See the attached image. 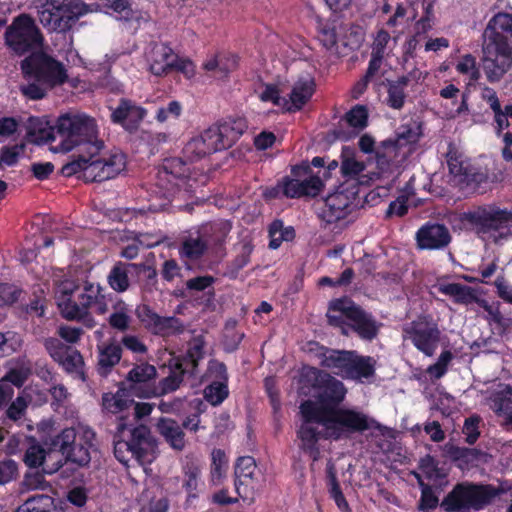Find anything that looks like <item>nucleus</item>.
Listing matches in <instances>:
<instances>
[{
	"mask_svg": "<svg viewBox=\"0 0 512 512\" xmlns=\"http://www.w3.org/2000/svg\"><path fill=\"white\" fill-rule=\"evenodd\" d=\"M41 140L51 142V151L65 153L78 148L80 155L62 168L65 176L83 172L86 181H105L115 178L126 169V156L113 149L98 157L104 148V142L98 137V126L94 118L83 114H66L59 117L55 129L51 132L39 129Z\"/></svg>",
	"mask_w": 512,
	"mask_h": 512,
	"instance_id": "1",
	"label": "nucleus"
},
{
	"mask_svg": "<svg viewBox=\"0 0 512 512\" xmlns=\"http://www.w3.org/2000/svg\"><path fill=\"white\" fill-rule=\"evenodd\" d=\"M327 316L329 323L341 327L345 335L353 330L361 339L372 340L378 334L377 322L349 299L331 302Z\"/></svg>",
	"mask_w": 512,
	"mask_h": 512,
	"instance_id": "2",
	"label": "nucleus"
},
{
	"mask_svg": "<svg viewBox=\"0 0 512 512\" xmlns=\"http://www.w3.org/2000/svg\"><path fill=\"white\" fill-rule=\"evenodd\" d=\"M324 417L325 436L340 439L352 433H361L369 429L381 430L382 425L363 412L349 408H333L320 405Z\"/></svg>",
	"mask_w": 512,
	"mask_h": 512,
	"instance_id": "3",
	"label": "nucleus"
},
{
	"mask_svg": "<svg viewBox=\"0 0 512 512\" xmlns=\"http://www.w3.org/2000/svg\"><path fill=\"white\" fill-rule=\"evenodd\" d=\"M40 23L51 32L69 30L79 17L88 13V7L77 0H39Z\"/></svg>",
	"mask_w": 512,
	"mask_h": 512,
	"instance_id": "4",
	"label": "nucleus"
},
{
	"mask_svg": "<svg viewBox=\"0 0 512 512\" xmlns=\"http://www.w3.org/2000/svg\"><path fill=\"white\" fill-rule=\"evenodd\" d=\"M78 306H71L68 298H64L61 304V315L67 320L83 321L84 324L92 328L95 321L91 316L89 309L94 308L98 314H105L108 311L107 296L99 284L86 283L83 287L77 284L76 292Z\"/></svg>",
	"mask_w": 512,
	"mask_h": 512,
	"instance_id": "5",
	"label": "nucleus"
},
{
	"mask_svg": "<svg viewBox=\"0 0 512 512\" xmlns=\"http://www.w3.org/2000/svg\"><path fill=\"white\" fill-rule=\"evenodd\" d=\"M115 457L124 465L134 459L140 465L151 464L157 456V444L146 426L131 431L129 440H119L114 445Z\"/></svg>",
	"mask_w": 512,
	"mask_h": 512,
	"instance_id": "6",
	"label": "nucleus"
},
{
	"mask_svg": "<svg viewBox=\"0 0 512 512\" xmlns=\"http://www.w3.org/2000/svg\"><path fill=\"white\" fill-rule=\"evenodd\" d=\"M303 421L297 431L300 441L299 448L308 454L313 461L320 458L318 442L321 438H327L324 431V417L320 411V405L316 401H305L300 406Z\"/></svg>",
	"mask_w": 512,
	"mask_h": 512,
	"instance_id": "7",
	"label": "nucleus"
},
{
	"mask_svg": "<svg viewBox=\"0 0 512 512\" xmlns=\"http://www.w3.org/2000/svg\"><path fill=\"white\" fill-rule=\"evenodd\" d=\"M4 40L6 46L17 55H24L42 47L43 35L34 19L28 14L15 17L7 27Z\"/></svg>",
	"mask_w": 512,
	"mask_h": 512,
	"instance_id": "8",
	"label": "nucleus"
},
{
	"mask_svg": "<svg viewBox=\"0 0 512 512\" xmlns=\"http://www.w3.org/2000/svg\"><path fill=\"white\" fill-rule=\"evenodd\" d=\"M503 490L492 485H457L443 502L447 511L481 510Z\"/></svg>",
	"mask_w": 512,
	"mask_h": 512,
	"instance_id": "9",
	"label": "nucleus"
},
{
	"mask_svg": "<svg viewBox=\"0 0 512 512\" xmlns=\"http://www.w3.org/2000/svg\"><path fill=\"white\" fill-rule=\"evenodd\" d=\"M473 223L477 235L485 242L502 244L512 238L511 210H483L474 215Z\"/></svg>",
	"mask_w": 512,
	"mask_h": 512,
	"instance_id": "10",
	"label": "nucleus"
},
{
	"mask_svg": "<svg viewBox=\"0 0 512 512\" xmlns=\"http://www.w3.org/2000/svg\"><path fill=\"white\" fill-rule=\"evenodd\" d=\"M94 440L95 433L88 427H81L78 431L67 428L55 438L53 444L67 460L84 466L91 460L90 449L94 447Z\"/></svg>",
	"mask_w": 512,
	"mask_h": 512,
	"instance_id": "11",
	"label": "nucleus"
},
{
	"mask_svg": "<svg viewBox=\"0 0 512 512\" xmlns=\"http://www.w3.org/2000/svg\"><path fill=\"white\" fill-rule=\"evenodd\" d=\"M25 77L34 78L49 88L62 85L68 79L64 65L54 58L43 54H32L21 62Z\"/></svg>",
	"mask_w": 512,
	"mask_h": 512,
	"instance_id": "12",
	"label": "nucleus"
},
{
	"mask_svg": "<svg viewBox=\"0 0 512 512\" xmlns=\"http://www.w3.org/2000/svg\"><path fill=\"white\" fill-rule=\"evenodd\" d=\"M196 180L190 176V168L181 158L166 159L158 171L157 185L166 197L177 191L192 192Z\"/></svg>",
	"mask_w": 512,
	"mask_h": 512,
	"instance_id": "13",
	"label": "nucleus"
},
{
	"mask_svg": "<svg viewBox=\"0 0 512 512\" xmlns=\"http://www.w3.org/2000/svg\"><path fill=\"white\" fill-rule=\"evenodd\" d=\"M440 335L438 325L427 317H420L403 328L404 339L410 340L417 350L428 357L434 355Z\"/></svg>",
	"mask_w": 512,
	"mask_h": 512,
	"instance_id": "14",
	"label": "nucleus"
},
{
	"mask_svg": "<svg viewBox=\"0 0 512 512\" xmlns=\"http://www.w3.org/2000/svg\"><path fill=\"white\" fill-rule=\"evenodd\" d=\"M482 63L489 82L500 81L512 67V47L482 44Z\"/></svg>",
	"mask_w": 512,
	"mask_h": 512,
	"instance_id": "15",
	"label": "nucleus"
},
{
	"mask_svg": "<svg viewBox=\"0 0 512 512\" xmlns=\"http://www.w3.org/2000/svg\"><path fill=\"white\" fill-rule=\"evenodd\" d=\"M310 374L314 378V387L320 401V403L316 402L318 405L330 407V405H338L344 401L347 388L342 381L315 368L310 370Z\"/></svg>",
	"mask_w": 512,
	"mask_h": 512,
	"instance_id": "16",
	"label": "nucleus"
},
{
	"mask_svg": "<svg viewBox=\"0 0 512 512\" xmlns=\"http://www.w3.org/2000/svg\"><path fill=\"white\" fill-rule=\"evenodd\" d=\"M236 491L240 497L253 498L255 491L261 487L262 474L251 456H242L237 459L235 466Z\"/></svg>",
	"mask_w": 512,
	"mask_h": 512,
	"instance_id": "17",
	"label": "nucleus"
},
{
	"mask_svg": "<svg viewBox=\"0 0 512 512\" xmlns=\"http://www.w3.org/2000/svg\"><path fill=\"white\" fill-rule=\"evenodd\" d=\"M223 150L212 126L192 137L183 148L184 157L193 162Z\"/></svg>",
	"mask_w": 512,
	"mask_h": 512,
	"instance_id": "18",
	"label": "nucleus"
},
{
	"mask_svg": "<svg viewBox=\"0 0 512 512\" xmlns=\"http://www.w3.org/2000/svg\"><path fill=\"white\" fill-rule=\"evenodd\" d=\"M483 43L512 47V15L504 12L494 15L484 30Z\"/></svg>",
	"mask_w": 512,
	"mask_h": 512,
	"instance_id": "19",
	"label": "nucleus"
},
{
	"mask_svg": "<svg viewBox=\"0 0 512 512\" xmlns=\"http://www.w3.org/2000/svg\"><path fill=\"white\" fill-rule=\"evenodd\" d=\"M148 70L155 76H164L173 72L177 54L164 43H155L146 51Z\"/></svg>",
	"mask_w": 512,
	"mask_h": 512,
	"instance_id": "20",
	"label": "nucleus"
},
{
	"mask_svg": "<svg viewBox=\"0 0 512 512\" xmlns=\"http://www.w3.org/2000/svg\"><path fill=\"white\" fill-rule=\"evenodd\" d=\"M489 406L500 419L501 426L512 430V386L498 384L489 397Z\"/></svg>",
	"mask_w": 512,
	"mask_h": 512,
	"instance_id": "21",
	"label": "nucleus"
},
{
	"mask_svg": "<svg viewBox=\"0 0 512 512\" xmlns=\"http://www.w3.org/2000/svg\"><path fill=\"white\" fill-rule=\"evenodd\" d=\"M416 241L422 250H438L450 243L451 235L442 224H426L417 231Z\"/></svg>",
	"mask_w": 512,
	"mask_h": 512,
	"instance_id": "22",
	"label": "nucleus"
},
{
	"mask_svg": "<svg viewBox=\"0 0 512 512\" xmlns=\"http://www.w3.org/2000/svg\"><path fill=\"white\" fill-rule=\"evenodd\" d=\"M146 110L128 99H121L119 105L112 111L111 119L114 123L121 124L126 130L133 131L138 128Z\"/></svg>",
	"mask_w": 512,
	"mask_h": 512,
	"instance_id": "23",
	"label": "nucleus"
},
{
	"mask_svg": "<svg viewBox=\"0 0 512 512\" xmlns=\"http://www.w3.org/2000/svg\"><path fill=\"white\" fill-rule=\"evenodd\" d=\"M315 83L309 74L302 75L294 81L285 101L287 111L300 110L312 97Z\"/></svg>",
	"mask_w": 512,
	"mask_h": 512,
	"instance_id": "24",
	"label": "nucleus"
},
{
	"mask_svg": "<svg viewBox=\"0 0 512 512\" xmlns=\"http://www.w3.org/2000/svg\"><path fill=\"white\" fill-rule=\"evenodd\" d=\"M352 200V194L347 191L341 190L329 194L325 198L321 211L323 219L326 222L331 223L344 218Z\"/></svg>",
	"mask_w": 512,
	"mask_h": 512,
	"instance_id": "25",
	"label": "nucleus"
},
{
	"mask_svg": "<svg viewBox=\"0 0 512 512\" xmlns=\"http://www.w3.org/2000/svg\"><path fill=\"white\" fill-rule=\"evenodd\" d=\"M322 180L317 176H311L305 180L286 179L278 188L282 193L290 198H299L303 196L314 197L322 190Z\"/></svg>",
	"mask_w": 512,
	"mask_h": 512,
	"instance_id": "26",
	"label": "nucleus"
},
{
	"mask_svg": "<svg viewBox=\"0 0 512 512\" xmlns=\"http://www.w3.org/2000/svg\"><path fill=\"white\" fill-rule=\"evenodd\" d=\"M375 366L376 360L373 357L362 356L355 351H351L344 378L363 382L374 376Z\"/></svg>",
	"mask_w": 512,
	"mask_h": 512,
	"instance_id": "27",
	"label": "nucleus"
},
{
	"mask_svg": "<svg viewBox=\"0 0 512 512\" xmlns=\"http://www.w3.org/2000/svg\"><path fill=\"white\" fill-rule=\"evenodd\" d=\"M223 149L231 147L248 128L244 118H230L212 126Z\"/></svg>",
	"mask_w": 512,
	"mask_h": 512,
	"instance_id": "28",
	"label": "nucleus"
},
{
	"mask_svg": "<svg viewBox=\"0 0 512 512\" xmlns=\"http://www.w3.org/2000/svg\"><path fill=\"white\" fill-rule=\"evenodd\" d=\"M156 428L173 450H184L186 447L185 433L182 426L176 420L162 417L158 420Z\"/></svg>",
	"mask_w": 512,
	"mask_h": 512,
	"instance_id": "29",
	"label": "nucleus"
},
{
	"mask_svg": "<svg viewBox=\"0 0 512 512\" xmlns=\"http://www.w3.org/2000/svg\"><path fill=\"white\" fill-rule=\"evenodd\" d=\"M421 135V126L417 121L409 120L402 124L397 130L395 142H385V149L388 154H395L398 148L415 144Z\"/></svg>",
	"mask_w": 512,
	"mask_h": 512,
	"instance_id": "30",
	"label": "nucleus"
},
{
	"mask_svg": "<svg viewBox=\"0 0 512 512\" xmlns=\"http://www.w3.org/2000/svg\"><path fill=\"white\" fill-rule=\"evenodd\" d=\"M374 139L368 135H363L359 139V148L364 153H372L376 154V162L377 166L380 169V176H384L388 172H392L394 168V163H392L391 158L392 154H388L385 149V142L382 147L375 148Z\"/></svg>",
	"mask_w": 512,
	"mask_h": 512,
	"instance_id": "31",
	"label": "nucleus"
},
{
	"mask_svg": "<svg viewBox=\"0 0 512 512\" xmlns=\"http://www.w3.org/2000/svg\"><path fill=\"white\" fill-rule=\"evenodd\" d=\"M6 367L7 372L0 380L4 385L9 382L16 387H21L31 373V364L25 358L12 359L7 362Z\"/></svg>",
	"mask_w": 512,
	"mask_h": 512,
	"instance_id": "32",
	"label": "nucleus"
},
{
	"mask_svg": "<svg viewBox=\"0 0 512 512\" xmlns=\"http://www.w3.org/2000/svg\"><path fill=\"white\" fill-rule=\"evenodd\" d=\"M350 356L351 351L327 350L320 357V365L344 378Z\"/></svg>",
	"mask_w": 512,
	"mask_h": 512,
	"instance_id": "33",
	"label": "nucleus"
},
{
	"mask_svg": "<svg viewBox=\"0 0 512 512\" xmlns=\"http://www.w3.org/2000/svg\"><path fill=\"white\" fill-rule=\"evenodd\" d=\"M121 351V347L115 343L98 347V371L101 375H106L120 361Z\"/></svg>",
	"mask_w": 512,
	"mask_h": 512,
	"instance_id": "34",
	"label": "nucleus"
},
{
	"mask_svg": "<svg viewBox=\"0 0 512 512\" xmlns=\"http://www.w3.org/2000/svg\"><path fill=\"white\" fill-rule=\"evenodd\" d=\"M236 64L234 57L213 55L204 61L203 69L211 72L214 77L224 78L235 68Z\"/></svg>",
	"mask_w": 512,
	"mask_h": 512,
	"instance_id": "35",
	"label": "nucleus"
},
{
	"mask_svg": "<svg viewBox=\"0 0 512 512\" xmlns=\"http://www.w3.org/2000/svg\"><path fill=\"white\" fill-rule=\"evenodd\" d=\"M134 266L133 264L128 265L122 262L116 263L107 276L109 286L118 293L127 291L130 286L128 269Z\"/></svg>",
	"mask_w": 512,
	"mask_h": 512,
	"instance_id": "36",
	"label": "nucleus"
},
{
	"mask_svg": "<svg viewBox=\"0 0 512 512\" xmlns=\"http://www.w3.org/2000/svg\"><path fill=\"white\" fill-rule=\"evenodd\" d=\"M134 404L124 390H118L116 393H105L102 396V407L107 412L117 414Z\"/></svg>",
	"mask_w": 512,
	"mask_h": 512,
	"instance_id": "37",
	"label": "nucleus"
},
{
	"mask_svg": "<svg viewBox=\"0 0 512 512\" xmlns=\"http://www.w3.org/2000/svg\"><path fill=\"white\" fill-rule=\"evenodd\" d=\"M455 70L465 77L468 85L474 84L481 77L476 57L470 53L464 54L458 59Z\"/></svg>",
	"mask_w": 512,
	"mask_h": 512,
	"instance_id": "38",
	"label": "nucleus"
},
{
	"mask_svg": "<svg viewBox=\"0 0 512 512\" xmlns=\"http://www.w3.org/2000/svg\"><path fill=\"white\" fill-rule=\"evenodd\" d=\"M408 82V77L403 76L389 83L386 101L391 108L399 110L404 106L406 99L405 89Z\"/></svg>",
	"mask_w": 512,
	"mask_h": 512,
	"instance_id": "39",
	"label": "nucleus"
},
{
	"mask_svg": "<svg viewBox=\"0 0 512 512\" xmlns=\"http://www.w3.org/2000/svg\"><path fill=\"white\" fill-rule=\"evenodd\" d=\"M438 289L442 294L453 297L457 303L469 304L476 300L473 289L459 283L441 284Z\"/></svg>",
	"mask_w": 512,
	"mask_h": 512,
	"instance_id": "40",
	"label": "nucleus"
},
{
	"mask_svg": "<svg viewBox=\"0 0 512 512\" xmlns=\"http://www.w3.org/2000/svg\"><path fill=\"white\" fill-rule=\"evenodd\" d=\"M55 505L52 497L38 494L29 497L15 512H54Z\"/></svg>",
	"mask_w": 512,
	"mask_h": 512,
	"instance_id": "41",
	"label": "nucleus"
},
{
	"mask_svg": "<svg viewBox=\"0 0 512 512\" xmlns=\"http://www.w3.org/2000/svg\"><path fill=\"white\" fill-rule=\"evenodd\" d=\"M157 375L155 366L148 363L135 365L127 375V380L131 383V389H136L138 385L146 384L153 380Z\"/></svg>",
	"mask_w": 512,
	"mask_h": 512,
	"instance_id": "42",
	"label": "nucleus"
},
{
	"mask_svg": "<svg viewBox=\"0 0 512 512\" xmlns=\"http://www.w3.org/2000/svg\"><path fill=\"white\" fill-rule=\"evenodd\" d=\"M131 322L130 309L128 305L119 300L113 305V312L108 318L109 325L119 331H126Z\"/></svg>",
	"mask_w": 512,
	"mask_h": 512,
	"instance_id": "43",
	"label": "nucleus"
},
{
	"mask_svg": "<svg viewBox=\"0 0 512 512\" xmlns=\"http://www.w3.org/2000/svg\"><path fill=\"white\" fill-rule=\"evenodd\" d=\"M57 362L69 373H74L84 379L83 358L81 354L74 349H69Z\"/></svg>",
	"mask_w": 512,
	"mask_h": 512,
	"instance_id": "44",
	"label": "nucleus"
},
{
	"mask_svg": "<svg viewBox=\"0 0 512 512\" xmlns=\"http://www.w3.org/2000/svg\"><path fill=\"white\" fill-rule=\"evenodd\" d=\"M76 292H77V283L74 280L65 279L57 285L56 292H55V298H56L57 306L60 311H61L62 300L64 298L69 299L68 302L71 304V306L79 305V301L77 300V297H76Z\"/></svg>",
	"mask_w": 512,
	"mask_h": 512,
	"instance_id": "45",
	"label": "nucleus"
},
{
	"mask_svg": "<svg viewBox=\"0 0 512 512\" xmlns=\"http://www.w3.org/2000/svg\"><path fill=\"white\" fill-rule=\"evenodd\" d=\"M201 475V468L194 464H187L184 467V482L183 487L188 493V498H196V491L199 487V479Z\"/></svg>",
	"mask_w": 512,
	"mask_h": 512,
	"instance_id": "46",
	"label": "nucleus"
},
{
	"mask_svg": "<svg viewBox=\"0 0 512 512\" xmlns=\"http://www.w3.org/2000/svg\"><path fill=\"white\" fill-rule=\"evenodd\" d=\"M176 370L172 371V373L161 380L160 382V393L167 394L175 391L179 388L180 384L183 381V375L186 371V367H183V364L176 363Z\"/></svg>",
	"mask_w": 512,
	"mask_h": 512,
	"instance_id": "47",
	"label": "nucleus"
},
{
	"mask_svg": "<svg viewBox=\"0 0 512 512\" xmlns=\"http://www.w3.org/2000/svg\"><path fill=\"white\" fill-rule=\"evenodd\" d=\"M23 344L22 338L14 333H0V357L9 356L21 349Z\"/></svg>",
	"mask_w": 512,
	"mask_h": 512,
	"instance_id": "48",
	"label": "nucleus"
},
{
	"mask_svg": "<svg viewBox=\"0 0 512 512\" xmlns=\"http://www.w3.org/2000/svg\"><path fill=\"white\" fill-rule=\"evenodd\" d=\"M182 325L175 317L159 316L151 332L162 336H168L180 332Z\"/></svg>",
	"mask_w": 512,
	"mask_h": 512,
	"instance_id": "49",
	"label": "nucleus"
},
{
	"mask_svg": "<svg viewBox=\"0 0 512 512\" xmlns=\"http://www.w3.org/2000/svg\"><path fill=\"white\" fill-rule=\"evenodd\" d=\"M395 43L396 41L391 39L388 32L379 30L374 38L371 54L385 57L390 53Z\"/></svg>",
	"mask_w": 512,
	"mask_h": 512,
	"instance_id": "50",
	"label": "nucleus"
},
{
	"mask_svg": "<svg viewBox=\"0 0 512 512\" xmlns=\"http://www.w3.org/2000/svg\"><path fill=\"white\" fill-rule=\"evenodd\" d=\"M203 349V341L201 339H194L189 345L187 357L180 364H183V367H186L187 370L191 368L193 371L197 366L198 361L203 358Z\"/></svg>",
	"mask_w": 512,
	"mask_h": 512,
	"instance_id": "51",
	"label": "nucleus"
},
{
	"mask_svg": "<svg viewBox=\"0 0 512 512\" xmlns=\"http://www.w3.org/2000/svg\"><path fill=\"white\" fill-rule=\"evenodd\" d=\"M205 399L212 405H219L228 396V388L224 382H213L204 390Z\"/></svg>",
	"mask_w": 512,
	"mask_h": 512,
	"instance_id": "52",
	"label": "nucleus"
},
{
	"mask_svg": "<svg viewBox=\"0 0 512 512\" xmlns=\"http://www.w3.org/2000/svg\"><path fill=\"white\" fill-rule=\"evenodd\" d=\"M452 359H453V355L450 351L446 350V351L441 352L436 363H434L433 365H430L426 369L427 374H429V376L431 378L440 379L441 377H443L446 374V372L448 370V366H449L450 362L452 361Z\"/></svg>",
	"mask_w": 512,
	"mask_h": 512,
	"instance_id": "53",
	"label": "nucleus"
},
{
	"mask_svg": "<svg viewBox=\"0 0 512 512\" xmlns=\"http://www.w3.org/2000/svg\"><path fill=\"white\" fill-rule=\"evenodd\" d=\"M211 478L214 483L219 482L227 468V458L221 449H214L211 453Z\"/></svg>",
	"mask_w": 512,
	"mask_h": 512,
	"instance_id": "54",
	"label": "nucleus"
},
{
	"mask_svg": "<svg viewBox=\"0 0 512 512\" xmlns=\"http://www.w3.org/2000/svg\"><path fill=\"white\" fill-rule=\"evenodd\" d=\"M206 249V243L200 237H189L183 242L181 253L190 259L199 258Z\"/></svg>",
	"mask_w": 512,
	"mask_h": 512,
	"instance_id": "55",
	"label": "nucleus"
},
{
	"mask_svg": "<svg viewBox=\"0 0 512 512\" xmlns=\"http://www.w3.org/2000/svg\"><path fill=\"white\" fill-rule=\"evenodd\" d=\"M26 78L29 82L20 86L23 95L31 100H38L45 97L47 90L50 88L34 78Z\"/></svg>",
	"mask_w": 512,
	"mask_h": 512,
	"instance_id": "56",
	"label": "nucleus"
},
{
	"mask_svg": "<svg viewBox=\"0 0 512 512\" xmlns=\"http://www.w3.org/2000/svg\"><path fill=\"white\" fill-rule=\"evenodd\" d=\"M48 487L44 475L38 471L27 473L22 481V491L46 490Z\"/></svg>",
	"mask_w": 512,
	"mask_h": 512,
	"instance_id": "57",
	"label": "nucleus"
},
{
	"mask_svg": "<svg viewBox=\"0 0 512 512\" xmlns=\"http://www.w3.org/2000/svg\"><path fill=\"white\" fill-rule=\"evenodd\" d=\"M318 39L326 49L331 50L334 48L337 43L335 26L320 22L318 25Z\"/></svg>",
	"mask_w": 512,
	"mask_h": 512,
	"instance_id": "58",
	"label": "nucleus"
},
{
	"mask_svg": "<svg viewBox=\"0 0 512 512\" xmlns=\"http://www.w3.org/2000/svg\"><path fill=\"white\" fill-rule=\"evenodd\" d=\"M347 123L356 129H363L367 125L368 112L364 106L357 105L346 114Z\"/></svg>",
	"mask_w": 512,
	"mask_h": 512,
	"instance_id": "59",
	"label": "nucleus"
},
{
	"mask_svg": "<svg viewBox=\"0 0 512 512\" xmlns=\"http://www.w3.org/2000/svg\"><path fill=\"white\" fill-rule=\"evenodd\" d=\"M29 402V397L19 395L8 407L7 417L13 421L21 419L25 415Z\"/></svg>",
	"mask_w": 512,
	"mask_h": 512,
	"instance_id": "60",
	"label": "nucleus"
},
{
	"mask_svg": "<svg viewBox=\"0 0 512 512\" xmlns=\"http://www.w3.org/2000/svg\"><path fill=\"white\" fill-rule=\"evenodd\" d=\"M182 112V106L178 101H171L166 107H161L156 113L158 122L163 123L169 119H177Z\"/></svg>",
	"mask_w": 512,
	"mask_h": 512,
	"instance_id": "61",
	"label": "nucleus"
},
{
	"mask_svg": "<svg viewBox=\"0 0 512 512\" xmlns=\"http://www.w3.org/2000/svg\"><path fill=\"white\" fill-rule=\"evenodd\" d=\"M480 420V417L477 415H473L465 420L462 432L466 436L467 443L474 444L477 441L480 435Z\"/></svg>",
	"mask_w": 512,
	"mask_h": 512,
	"instance_id": "62",
	"label": "nucleus"
},
{
	"mask_svg": "<svg viewBox=\"0 0 512 512\" xmlns=\"http://www.w3.org/2000/svg\"><path fill=\"white\" fill-rule=\"evenodd\" d=\"M422 487L419 509L423 512H430L438 505V497L434 494L431 487L420 483Z\"/></svg>",
	"mask_w": 512,
	"mask_h": 512,
	"instance_id": "63",
	"label": "nucleus"
},
{
	"mask_svg": "<svg viewBox=\"0 0 512 512\" xmlns=\"http://www.w3.org/2000/svg\"><path fill=\"white\" fill-rule=\"evenodd\" d=\"M136 316L139 321L148 329L152 330L159 315L155 313L148 305H139L136 308Z\"/></svg>",
	"mask_w": 512,
	"mask_h": 512,
	"instance_id": "64",
	"label": "nucleus"
}]
</instances>
